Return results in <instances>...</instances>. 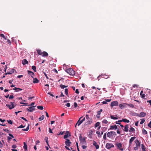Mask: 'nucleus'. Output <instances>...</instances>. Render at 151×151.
<instances>
[{
  "label": "nucleus",
  "mask_w": 151,
  "mask_h": 151,
  "mask_svg": "<svg viewBox=\"0 0 151 151\" xmlns=\"http://www.w3.org/2000/svg\"><path fill=\"white\" fill-rule=\"evenodd\" d=\"M127 105L132 108H133L134 107V105L132 104H127Z\"/></svg>",
  "instance_id": "43"
},
{
  "label": "nucleus",
  "mask_w": 151,
  "mask_h": 151,
  "mask_svg": "<svg viewBox=\"0 0 151 151\" xmlns=\"http://www.w3.org/2000/svg\"><path fill=\"white\" fill-rule=\"evenodd\" d=\"M114 146V145L110 143H107L106 144V147L108 149H109L111 147H113Z\"/></svg>",
  "instance_id": "7"
},
{
  "label": "nucleus",
  "mask_w": 151,
  "mask_h": 151,
  "mask_svg": "<svg viewBox=\"0 0 151 151\" xmlns=\"http://www.w3.org/2000/svg\"><path fill=\"white\" fill-rule=\"evenodd\" d=\"M92 122L91 119H87V120L86 121L85 123V125L86 126V125H88L89 124H90Z\"/></svg>",
  "instance_id": "10"
},
{
  "label": "nucleus",
  "mask_w": 151,
  "mask_h": 151,
  "mask_svg": "<svg viewBox=\"0 0 151 151\" xmlns=\"http://www.w3.org/2000/svg\"><path fill=\"white\" fill-rule=\"evenodd\" d=\"M63 133H64V132H60L58 134V135H63Z\"/></svg>",
  "instance_id": "54"
},
{
  "label": "nucleus",
  "mask_w": 151,
  "mask_h": 151,
  "mask_svg": "<svg viewBox=\"0 0 151 151\" xmlns=\"http://www.w3.org/2000/svg\"><path fill=\"white\" fill-rule=\"evenodd\" d=\"M148 126L150 127L151 125V121H150V122L148 124Z\"/></svg>",
  "instance_id": "64"
},
{
  "label": "nucleus",
  "mask_w": 151,
  "mask_h": 151,
  "mask_svg": "<svg viewBox=\"0 0 151 151\" xmlns=\"http://www.w3.org/2000/svg\"><path fill=\"white\" fill-rule=\"evenodd\" d=\"M86 137H84L83 138L82 137L81 135L79 137V139L81 143L83 144H85L86 143Z\"/></svg>",
  "instance_id": "3"
},
{
  "label": "nucleus",
  "mask_w": 151,
  "mask_h": 151,
  "mask_svg": "<svg viewBox=\"0 0 151 151\" xmlns=\"http://www.w3.org/2000/svg\"><path fill=\"white\" fill-rule=\"evenodd\" d=\"M29 124L28 125V126H27V128L26 129H22V130L24 131H28V130H29Z\"/></svg>",
  "instance_id": "38"
},
{
  "label": "nucleus",
  "mask_w": 151,
  "mask_h": 151,
  "mask_svg": "<svg viewBox=\"0 0 151 151\" xmlns=\"http://www.w3.org/2000/svg\"><path fill=\"white\" fill-rule=\"evenodd\" d=\"M129 125L128 124L124 126L123 130L126 132H127L128 131Z\"/></svg>",
  "instance_id": "19"
},
{
  "label": "nucleus",
  "mask_w": 151,
  "mask_h": 151,
  "mask_svg": "<svg viewBox=\"0 0 151 151\" xmlns=\"http://www.w3.org/2000/svg\"><path fill=\"white\" fill-rule=\"evenodd\" d=\"M42 55L43 57H47L48 56V54L47 52L44 51L42 52Z\"/></svg>",
  "instance_id": "22"
},
{
  "label": "nucleus",
  "mask_w": 151,
  "mask_h": 151,
  "mask_svg": "<svg viewBox=\"0 0 151 151\" xmlns=\"http://www.w3.org/2000/svg\"><path fill=\"white\" fill-rule=\"evenodd\" d=\"M12 147L13 148H16L17 147V146L15 145H12Z\"/></svg>",
  "instance_id": "57"
},
{
  "label": "nucleus",
  "mask_w": 151,
  "mask_h": 151,
  "mask_svg": "<svg viewBox=\"0 0 151 151\" xmlns=\"http://www.w3.org/2000/svg\"><path fill=\"white\" fill-rule=\"evenodd\" d=\"M7 122L8 123L11 124H13L11 120H7Z\"/></svg>",
  "instance_id": "46"
},
{
  "label": "nucleus",
  "mask_w": 151,
  "mask_h": 151,
  "mask_svg": "<svg viewBox=\"0 0 151 151\" xmlns=\"http://www.w3.org/2000/svg\"><path fill=\"white\" fill-rule=\"evenodd\" d=\"M36 67L35 66L33 65L32 67V69L35 72H36Z\"/></svg>",
  "instance_id": "41"
},
{
  "label": "nucleus",
  "mask_w": 151,
  "mask_h": 151,
  "mask_svg": "<svg viewBox=\"0 0 151 151\" xmlns=\"http://www.w3.org/2000/svg\"><path fill=\"white\" fill-rule=\"evenodd\" d=\"M38 109L42 110L43 109V106H38L37 107Z\"/></svg>",
  "instance_id": "33"
},
{
  "label": "nucleus",
  "mask_w": 151,
  "mask_h": 151,
  "mask_svg": "<svg viewBox=\"0 0 151 151\" xmlns=\"http://www.w3.org/2000/svg\"><path fill=\"white\" fill-rule=\"evenodd\" d=\"M115 145L117 147V148L121 151H123L124 149L122 148V144L121 143L116 142L115 144Z\"/></svg>",
  "instance_id": "4"
},
{
  "label": "nucleus",
  "mask_w": 151,
  "mask_h": 151,
  "mask_svg": "<svg viewBox=\"0 0 151 151\" xmlns=\"http://www.w3.org/2000/svg\"><path fill=\"white\" fill-rule=\"evenodd\" d=\"M135 138L136 137H132L130 139L129 141L132 142H133L134 141Z\"/></svg>",
  "instance_id": "40"
},
{
  "label": "nucleus",
  "mask_w": 151,
  "mask_h": 151,
  "mask_svg": "<svg viewBox=\"0 0 151 151\" xmlns=\"http://www.w3.org/2000/svg\"><path fill=\"white\" fill-rule=\"evenodd\" d=\"M141 148L142 151H146L145 146L143 144L141 145Z\"/></svg>",
  "instance_id": "28"
},
{
  "label": "nucleus",
  "mask_w": 151,
  "mask_h": 151,
  "mask_svg": "<svg viewBox=\"0 0 151 151\" xmlns=\"http://www.w3.org/2000/svg\"><path fill=\"white\" fill-rule=\"evenodd\" d=\"M100 125V123L99 122H97L95 124V128L99 126Z\"/></svg>",
  "instance_id": "36"
},
{
  "label": "nucleus",
  "mask_w": 151,
  "mask_h": 151,
  "mask_svg": "<svg viewBox=\"0 0 151 151\" xmlns=\"http://www.w3.org/2000/svg\"><path fill=\"white\" fill-rule=\"evenodd\" d=\"M141 120V121L140 122V124H142L145 122V119H142Z\"/></svg>",
  "instance_id": "45"
},
{
  "label": "nucleus",
  "mask_w": 151,
  "mask_h": 151,
  "mask_svg": "<svg viewBox=\"0 0 151 151\" xmlns=\"http://www.w3.org/2000/svg\"><path fill=\"white\" fill-rule=\"evenodd\" d=\"M65 71L70 75H74L75 74V71L71 68H70L65 70Z\"/></svg>",
  "instance_id": "2"
},
{
  "label": "nucleus",
  "mask_w": 151,
  "mask_h": 151,
  "mask_svg": "<svg viewBox=\"0 0 151 151\" xmlns=\"http://www.w3.org/2000/svg\"><path fill=\"white\" fill-rule=\"evenodd\" d=\"M65 105L67 107H69L70 106V103H67Z\"/></svg>",
  "instance_id": "51"
},
{
  "label": "nucleus",
  "mask_w": 151,
  "mask_h": 151,
  "mask_svg": "<svg viewBox=\"0 0 151 151\" xmlns=\"http://www.w3.org/2000/svg\"><path fill=\"white\" fill-rule=\"evenodd\" d=\"M44 117L45 116L44 115H42L41 117L39 118V121H41L43 120L44 119Z\"/></svg>",
  "instance_id": "30"
},
{
  "label": "nucleus",
  "mask_w": 151,
  "mask_h": 151,
  "mask_svg": "<svg viewBox=\"0 0 151 151\" xmlns=\"http://www.w3.org/2000/svg\"><path fill=\"white\" fill-rule=\"evenodd\" d=\"M104 75V76H104V77H103V78H104L106 79V78H109V76L107 75Z\"/></svg>",
  "instance_id": "50"
},
{
  "label": "nucleus",
  "mask_w": 151,
  "mask_h": 151,
  "mask_svg": "<svg viewBox=\"0 0 151 151\" xmlns=\"http://www.w3.org/2000/svg\"><path fill=\"white\" fill-rule=\"evenodd\" d=\"M110 106L111 107H113L114 106H118V102L117 101L112 102L111 103Z\"/></svg>",
  "instance_id": "8"
},
{
  "label": "nucleus",
  "mask_w": 151,
  "mask_h": 151,
  "mask_svg": "<svg viewBox=\"0 0 151 151\" xmlns=\"http://www.w3.org/2000/svg\"><path fill=\"white\" fill-rule=\"evenodd\" d=\"M134 142L136 144V146L134 147V150H136L138 149L139 147H140V143L138 139L135 140Z\"/></svg>",
  "instance_id": "1"
},
{
  "label": "nucleus",
  "mask_w": 151,
  "mask_h": 151,
  "mask_svg": "<svg viewBox=\"0 0 151 151\" xmlns=\"http://www.w3.org/2000/svg\"><path fill=\"white\" fill-rule=\"evenodd\" d=\"M135 131V129L132 127H131L130 129L129 130V132H134Z\"/></svg>",
  "instance_id": "35"
},
{
  "label": "nucleus",
  "mask_w": 151,
  "mask_h": 151,
  "mask_svg": "<svg viewBox=\"0 0 151 151\" xmlns=\"http://www.w3.org/2000/svg\"><path fill=\"white\" fill-rule=\"evenodd\" d=\"M25 126H24L22 125H20L19 127H18V128H23L25 127Z\"/></svg>",
  "instance_id": "55"
},
{
  "label": "nucleus",
  "mask_w": 151,
  "mask_h": 151,
  "mask_svg": "<svg viewBox=\"0 0 151 151\" xmlns=\"http://www.w3.org/2000/svg\"><path fill=\"white\" fill-rule=\"evenodd\" d=\"M146 115V114L144 112H141L139 114H137V116L140 117H144Z\"/></svg>",
  "instance_id": "9"
},
{
  "label": "nucleus",
  "mask_w": 151,
  "mask_h": 151,
  "mask_svg": "<svg viewBox=\"0 0 151 151\" xmlns=\"http://www.w3.org/2000/svg\"><path fill=\"white\" fill-rule=\"evenodd\" d=\"M71 142H70V140L68 139H66V141L65 142V143L66 145V146H70Z\"/></svg>",
  "instance_id": "12"
},
{
  "label": "nucleus",
  "mask_w": 151,
  "mask_h": 151,
  "mask_svg": "<svg viewBox=\"0 0 151 151\" xmlns=\"http://www.w3.org/2000/svg\"><path fill=\"white\" fill-rule=\"evenodd\" d=\"M93 145L96 147V149H97L99 148V146L97 144V143L95 141H93Z\"/></svg>",
  "instance_id": "14"
},
{
  "label": "nucleus",
  "mask_w": 151,
  "mask_h": 151,
  "mask_svg": "<svg viewBox=\"0 0 151 151\" xmlns=\"http://www.w3.org/2000/svg\"><path fill=\"white\" fill-rule=\"evenodd\" d=\"M0 35L1 37H3L4 40H6V38L5 37L3 34H1Z\"/></svg>",
  "instance_id": "37"
},
{
  "label": "nucleus",
  "mask_w": 151,
  "mask_h": 151,
  "mask_svg": "<svg viewBox=\"0 0 151 151\" xmlns=\"http://www.w3.org/2000/svg\"><path fill=\"white\" fill-rule=\"evenodd\" d=\"M110 117L111 118L113 119H118V118L117 117H114L113 115H111L110 116Z\"/></svg>",
  "instance_id": "39"
},
{
  "label": "nucleus",
  "mask_w": 151,
  "mask_h": 151,
  "mask_svg": "<svg viewBox=\"0 0 151 151\" xmlns=\"http://www.w3.org/2000/svg\"><path fill=\"white\" fill-rule=\"evenodd\" d=\"M24 144V146H23V148L25 150V151H27L28 150L27 148V145L26 144V143L25 142H24L23 143Z\"/></svg>",
  "instance_id": "20"
},
{
  "label": "nucleus",
  "mask_w": 151,
  "mask_h": 151,
  "mask_svg": "<svg viewBox=\"0 0 151 151\" xmlns=\"http://www.w3.org/2000/svg\"><path fill=\"white\" fill-rule=\"evenodd\" d=\"M105 101H106V102H110L111 101V99H105Z\"/></svg>",
  "instance_id": "59"
},
{
  "label": "nucleus",
  "mask_w": 151,
  "mask_h": 151,
  "mask_svg": "<svg viewBox=\"0 0 151 151\" xmlns=\"http://www.w3.org/2000/svg\"><path fill=\"white\" fill-rule=\"evenodd\" d=\"M21 119H23L24 120H25L26 122H27V120L26 119V118H24V117H21Z\"/></svg>",
  "instance_id": "62"
},
{
  "label": "nucleus",
  "mask_w": 151,
  "mask_h": 151,
  "mask_svg": "<svg viewBox=\"0 0 151 151\" xmlns=\"http://www.w3.org/2000/svg\"><path fill=\"white\" fill-rule=\"evenodd\" d=\"M76 93L77 94H78L79 93V91H78V89H76V91H75Z\"/></svg>",
  "instance_id": "61"
},
{
  "label": "nucleus",
  "mask_w": 151,
  "mask_h": 151,
  "mask_svg": "<svg viewBox=\"0 0 151 151\" xmlns=\"http://www.w3.org/2000/svg\"><path fill=\"white\" fill-rule=\"evenodd\" d=\"M37 52L38 54L40 55H42V52L41 50L40 49H37Z\"/></svg>",
  "instance_id": "23"
},
{
  "label": "nucleus",
  "mask_w": 151,
  "mask_h": 151,
  "mask_svg": "<svg viewBox=\"0 0 151 151\" xmlns=\"http://www.w3.org/2000/svg\"><path fill=\"white\" fill-rule=\"evenodd\" d=\"M6 106L10 109H12L16 106V105H14V102H12L10 103V104H6Z\"/></svg>",
  "instance_id": "5"
},
{
  "label": "nucleus",
  "mask_w": 151,
  "mask_h": 151,
  "mask_svg": "<svg viewBox=\"0 0 151 151\" xmlns=\"http://www.w3.org/2000/svg\"><path fill=\"white\" fill-rule=\"evenodd\" d=\"M86 118L87 120L88 119H90L88 115L87 114L86 115Z\"/></svg>",
  "instance_id": "60"
},
{
  "label": "nucleus",
  "mask_w": 151,
  "mask_h": 151,
  "mask_svg": "<svg viewBox=\"0 0 151 151\" xmlns=\"http://www.w3.org/2000/svg\"><path fill=\"white\" fill-rule=\"evenodd\" d=\"M143 93V91H141L140 92V94L141 97L142 98H144L145 97V95Z\"/></svg>",
  "instance_id": "27"
},
{
  "label": "nucleus",
  "mask_w": 151,
  "mask_h": 151,
  "mask_svg": "<svg viewBox=\"0 0 151 151\" xmlns=\"http://www.w3.org/2000/svg\"><path fill=\"white\" fill-rule=\"evenodd\" d=\"M14 70H15L14 69H12L11 70V71L10 72H11V73H12H12H14Z\"/></svg>",
  "instance_id": "58"
},
{
  "label": "nucleus",
  "mask_w": 151,
  "mask_h": 151,
  "mask_svg": "<svg viewBox=\"0 0 151 151\" xmlns=\"http://www.w3.org/2000/svg\"><path fill=\"white\" fill-rule=\"evenodd\" d=\"M147 102L149 103L150 105H151V100L147 101Z\"/></svg>",
  "instance_id": "63"
},
{
  "label": "nucleus",
  "mask_w": 151,
  "mask_h": 151,
  "mask_svg": "<svg viewBox=\"0 0 151 151\" xmlns=\"http://www.w3.org/2000/svg\"><path fill=\"white\" fill-rule=\"evenodd\" d=\"M142 132L144 134H147V131L144 129H143L142 130Z\"/></svg>",
  "instance_id": "32"
},
{
  "label": "nucleus",
  "mask_w": 151,
  "mask_h": 151,
  "mask_svg": "<svg viewBox=\"0 0 151 151\" xmlns=\"http://www.w3.org/2000/svg\"><path fill=\"white\" fill-rule=\"evenodd\" d=\"M73 105L75 108L77 107L78 106V104L77 103L75 102H74Z\"/></svg>",
  "instance_id": "52"
},
{
  "label": "nucleus",
  "mask_w": 151,
  "mask_h": 151,
  "mask_svg": "<svg viewBox=\"0 0 151 151\" xmlns=\"http://www.w3.org/2000/svg\"><path fill=\"white\" fill-rule=\"evenodd\" d=\"M22 63L23 65H24L26 64H28V61L25 59H24L22 61Z\"/></svg>",
  "instance_id": "18"
},
{
  "label": "nucleus",
  "mask_w": 151,
  "mask_h": 151,
  "mask_svg": "<svg viewBox=\"0 0 151 151\" xmlns=\"http://www.w3.org/2000/svg\"><path fill=\"white\" fill-rule=\"evenodd\" d=\"M96 133L98 135V137L99 138H100L101 137V135L100 134V132L99 131H96Z\"/></svg>",
  "instance_id": "26"
},
{
  "label": "nucleus",
  "mask_w": 151,
  "mask_h": 151,
  "mask_svg": "<svg viewBox=\"0 0 151 151\" xmlns=\"http://www.w3.org/2000/svg\"><path fill=\"white\" fill-rule=\"evenodd\" d=\"M68 89L67 88L65 89V94L67 96H68Z\"/></svg>",
  "instance_id": "42"
},
{
  "label": "nucleus",
  "mask_w": 151,
  "mask_h": 151,
  "mask_svg": "<svg viewBox=\"0 0 151 151\" xmlns=\"http://www.w3.org/2000/svg\"><path fill=\"white\" fill-rule=\"evenodd\" d=\"M102 123H104L105 124H106L108 123V122L105 119L103 120V121H102Z\"/></svg>",
  "instance_id": "44"
},
{
  "label": "nucleus",
  "mask_w": 151,
  "mask_h": 151,
  "mask_svg": "<svg viewBox=\"0 0 151 151\" xmlns=\"http://www.w3.org/2000/svg\"><path fill=\"white\" fill-rule=\"evenodd\" d=\"M60 87L61 88L64 89L65 88L67 87H68V86H65L62 84H61L60 85Z\"/></svg>",
  "instance_id": "34"
},
{
  "label": "nucleus",
  "mask_w": 151,
  "mask_h": 151,
  "mask_svg": "<svg viewBox=\"0 0 151 151\" xmlns=\"http://www.w3.org/2000/svg\"><path fill=\"white\" fill-rule=\"evenodd\" d=\"M9 135L11 137H7V139L8 140H10L11 139H12V138H13L14 137L13 136L12 134H9Z\"/></svg>",
  "instance_id": "24"
},
{
  "label": "nucleus",
  "mask_w": 151,
  "mask_h": 151,
  "mask_svg": "<svg viewBox=\"0 0 151 151\" xmlns=\"http://www.w3.org/2000/svg\"><path fill=\"white\" fill-rule=\"evenodd\" d=\"M13 90L15 91L16 92H18L20 91H22V89L20 88H17L16 87H15L13 88Z\"/></svg>",
  "instance_id": "21"
},
{
  "label": "nucleus",
  "mask_w": 151,
  "mask_h": 151,
  "mask_svg": "<svg viewBox=\"0 0 151 151\" xmlns=\"http://www.w3.org/2000/svg\"><path fill=\"white\" fill-rule=\"evenodd\" d=\"M27 72L28 74L29 75L31 76L33 78V76H34V73L33 72L29 70L27 71Z\"/></svg>",
  "instance_id": "15"
},
{
  "label": "nucleus",
  "mask_w": 151,
  "mask_h": 151,
  "mask_svg": "<svg viewBox=\"0 0 151 151\" xmlns=\"http://www.w3.org/2000/svg\"><path fill=\"white\" fill-rule=\"evenodd\" d=\"M70 132L69 131H66V134L64 136V138L66 139L68 138L69 136H70Z\"/></svg>",
  "instance_id": "17"
},
{
  "label": "nucleus",
  "mask_w": 151,
  "mask_h": 151,
  "mask_svg": "<svg viewBox=\"0 0 151 151\" xmlns=\"http://www.w3.org/2000/svg\"><path fill=\"white\" fill-rule=\"evenodd\" d=\"M45 139L46 140V142L48 146L50 147L49 145L48 142V137H46L45 138Z\"/></svg>",
  "instance_id": "31"
},
{
  "label": "nucleus",
  "mask_w": 151,
  "mask_h": 151,
  "mask_svg": "<svg viewBox=\"0 0 151 151\" xmlns=\"http://www.w3.org/2000/svg\"><path fill=\"white\" fill-rule=\"evenodd\" d=\"M103 138L104 139L106 140V133L104 134L103 136Z\"/></svg>",
  "instance_id": "48"
},
{
  "label": "nucleus",
  "mask_w": 151,
  "mask_h": 151,
  "mask_svg": "<svg viewBox=\"0 0 151 151\" xmlns=\"http://www.w3.org/2000/svg\"><path fill=\"white\" fill-rule=\"evenodd\" d=\"M116 135V134L115 132L114 131H111L107 133V137L111 138V136H113L114 135Z\"/></svg>",
  "instance_id": "6"
},
{
  "label": "nucleus",
  "mask_w": 151,
  "mask_h": 151,
  "mask_svg": "<svg viewBox=\"0 0 151 151\" xmlns=\"http://www.w3.org/2000/svg\"><path fill=\"white\" fill-rule=\"evenodd\" d=\"M117 129V126L116 125H112L110 126V129H109H109H115L116 130Z\"/></svg>",
  "instance_id": "13"
},
{
  "label": "nucleus",
  "mask_w": 151,
  "mask_h": 151,
  "mask_svg": "<svg viewBox=\"0 0 151 151\" xmlns=\"http://www.w3.org/2000/svg\"><path fill=\"white\" fill-rule=\"evenodd\" d=\"M3 130L5 132H6L7 133H9V131L8 129H4Z\"/></svg>",
  "instance_id": "53"
},
{
  "label": "nucleus",
  "mask_w": 151,
  "mask_h": 151,
  "mask_svg": "<svg viewBox=\"0 0 151 151\" xmlns=\"http://www.w3.org/2000/svg\"><path fill=\"white\" fill-rule=\"evenodd\" d=\"M39 82V80L36 78H34L33 80V83H37Z\"/></svg>",
  "instance_id": "25"
},
{
  "label": "nucleus",
  "mask_w": 151,
  "mask_h": 151,
  "mask_svg": "<svg viewBox=\"0 0 151 151\" xmlns=\"http://www.w3.org/2000/svg\"><path fill=\"white\" fill-rule=\"evenodd\" d=\"M82 118V117H81L79 118V119L78 120L77 122V123L75 125V127H76V125L77 124L78 125V126H79L82 123V122H81V121H80L81 119Z\"/></svg>",
  "instance_id": "16"
},
{
  "label": "nucleus",
  "mask_w": 151,
  "mask_h": 151,
  "mask_svg": "<svg viewBox=\"0 0 151 151\" xmlns=\"http://www.w3.org/2000/svg\"><path fill=\"white\" fill-rule=\"evenodd\" d=\"M35 106H32V107H30L29 108H27V110L30 111V112H32L33 111L35 110V109L34 108H33V107H35Z\"/></svg>",
  "instance_id": "11"
},
{
  "label": "nucleus",
  "mask_w": 151,
  "mask_h": 151,
  "mask_svg": "<svg viewBox=\"0 0 151 151\" xmlns=\"http://www.w3.org/2000/svg\"><path fill=\"white\" fill-rule=\"evenodd\" d=\"M11 94H12V95L10 96L9 97V99H13L14 97L13 95V93H11Z\"/></svg>",
  "instance_id": "47"
},
{
  "label": "nucleus",
  "mask_w": 151,
  "mask_h": 151,
  "mask_svg": "<svg viewBox=\"0 0 151 151\" xmlns=\"http://www.w3.org/2000/svg\"><path fill=\"white\" fill-rule=\"evenodd\" d=\"M8 44L10 45L11 44V42L10 40H7L6 42Z\"/></svg>",
  "instance_id": "56"
},
{
  "label": "nucleus",
  "mask_w": 151,
  "mask_h": 151,
  "mask_svg": "<svg viewBox=\"0 0 151 151\" xmlns=\"http://www.w3.org/2000/svg\"><path fill=\"white\" fill-rule=\"evenodd\" d=\"M122 122H124L129 123V120L127 119H122Z\"/></svg>",
  "instance_id": "29"
},
{
  "label": "nucleus",
  "mask_w": 151,
  "mask_h": 151,
  "mask_svg": "<svg viewBox=\"0 0 151 151\" xmlns=\"http://www.w3.org/2000/svg\"><path fill=\"white\" fill-rule=\"evenodd\" d=\"M132 142H131L130 141H129V147L132 145Z\"/></svg>",
  "instance_id": "49"
}]
</instances>
